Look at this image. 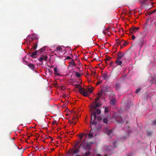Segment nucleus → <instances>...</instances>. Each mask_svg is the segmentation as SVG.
Returning <instances> with one entry per match:
<instances>
[{"instance_id":"aec40b11","label":"nucleus","mask_w":156,"mask_h":156,"mask_svg":"<svg viewBox=\"0 0 156 156\" xmlns=\"http://www.w3.org/2000/svg\"><path fill=\"white\" fill-rule=\"evenodd\" d=\"M123 43L122 44V45H121V48H122L123 46H125L127 45L128 44V42L126 41L123 40Z\"/></svg>"},{"instance_id":"1a4fd4ad","label":"nucleus","mask_w":156,"mask_h":156,"mask_svg":"<svg viewBox=\"0 0 156 156\" xmlns=\"http://www.w3.org/2000/svg\"><path fill=\"white\" fill-rule=\"evenodd\" d=\"M48 59V56L46 55H42L41 56V57H40L39 59V61L41 62H42L43 60H44L45 61H47Z\"/></svg>"},{"instance_id":"09e8293b","label":"nucleus","mask_w":156,"mask_h":156,"mask_svg":"<svg viewBox=\"0 0 156 156\" xmlns=\"http://www.w3.org/2000/svg\"><path fill=\"white\" fill-rule=\"evenodd\" d=\"M71 112L72 115H73V114H75V112H74L73 111H72V112Z\"/></svg>"},{"instance_id":"b1692460","label":"nucleus","mask_w":156,"mask_h":156,"mask_svg":"<svg viewBox=\"0 0 156 156\" xmlns=\"http://www.w3.org/2000/svg\"><path fill=\"white\" fill-rule=\"evenodd\" d=\"M68 155H74V154H73V149H71L70 150H69L68 152Z\"/></svg>"},{"instance_id":"9d476101","label":"nucleus","mask_w":156,"mask_h":156,"mask_svg":"<svg viewBox=\"0 0 156 156\" xmlns=\"http://www.w3.org/2000/svg\"><path fill=\"white\" fill-rule=\"evenodd\" d=\"M115 63L116 64V65L115 67L119 66H120L121 67L122 66V60H119L116 59L115 61ZM114 67H115V66H114Z\"/></svg>"},{"instance_id":"0eeeda50","label":"nucleus","mask_w":156,"mask_h":156,"mask_svg":"<svg viewBox=\"0 0 156 156\" xmlns=\"http://www.w3.org/2000/svg\"><path fill=\"white\" fill-rule=\"evenodd\" d=\"M139 29V27H133L130 28L129 31L130 34H133L137 32Z\"/></svg>"},{"instance_id":"6e6552de","label":"nucleus","mask_w":156,"mask_h":156,"mask_svg":"<svg viewBox=\"0 0 156 156\" xmlns=\"http://www.w3.org/2000/svg\"><path fill=\"white\" fill-rule=\"evenodd\" d=\"M125 54L123 53L119 52L117 59L122 61V58L125 56Z\"/></svg>"},{"instance_id":"ddd939ff","label":"nucleus","mask_w":156,"mask_h":156,"mask_svg":"<svg viewBox=\"0 0 156 156\" xmlns=\"http://www.w3.org/2000/svg\"><path fill=\"white\" fill-rule=\"evenodd\" d=\"M105 133L108 135L110 137H112L113 135L112 130H106Z\"/></svg>"},{"instance_id":"49530a36","label":"nucleus","mask_w":156,"mask_h":156,"mask_svg":"<svg viewBox=\"0 0 156 156\" xmlns=\"http://www.w3.org/2000/svg\"><path fill=\"white\" fill-rule=\"evenodd\" d=\"M152 134V132H150V133L148 132L147 135L148 136H150Z\"/></svg>"},{"instance_id":"39448f33","label":"nucleus","mask_w":156,"mask_h":156,"mask_svg":"<svg viewBox=\"0 0 156 156\" xmlns=\"http://www.w3.org/2000/svg\"><path fill=\"white\" fill-rule=\"evenodd\" d=\"M101 104L100 102H94L91 106L90 108H98V107H101Z\"/></svg>"},{"instance_id":"7ed1b4c3","label":"nucleus","mask_w":156,"mask_h":156,"mask_svg":"<svg viewBox=\"0 0 156 156\" xmlns=\"http://www.w3.org/2000/svg\"><path fill=\"white\" fill-rule=\"evenodd\" d=\"M85 139L82 142L79 148L81 147H83V149L89 151L90 149V147L88 144L85 142Z\"/></svg>"},{"instance_id":"37998d69","label":"nucleus","mask_w":156,"mask_h":156,"mask_svg":"<svg viewBox=\"0 0 156 156\" xmlns=\"http://www.w3.org/2000/svg\"><path fill=\"white\" fill-rule=\"evenodd\" d=\"M90 152H86L85 153V155L86 156H87L88 155H90Z\"/></svg>"},{"instance_id":"4c0bfd02","label":"nucleus","mask_w":156,"mask_h":156,"mask_svg":"<svg viewBox=\"0 0 156 156\" xmlns=\"http://www.w3.org/2000/svg\"><path fill=\"white\" fill-rule=\"evenodd\" d=\"M152 122L153 125H156V119L153 121Z\"/></svg>"},{"instance_id":"e2e57ef3","label":"nucleus","mask_w":156,"mask_h":156,"mask_svg":"<svg viewBox=\"0 0 156 156\" xmlns=\"http://www.w3.org/2000/svg\"><path fill=\"white\" fill-rule=\"evenodd\" d=\"M91 156H93L92 155Z\"/></svg>"},{"instance_id":"bb28decb","label":"nucleus","mask_w":156,"mask_h":156,"mask_svg":"<svg viewBox=\"0 0 156 156\" xmlns=\"http://www.w3.org/2000/svg\"><path fill=\"white\" fill-rule=\"evenodd\" d=\"M75 75L77 77H80V76L81 74L78 72H76L75 73Z\"/></svg>"},{"instance_id":"7c9ffc66","label":"nucleus","mask_w":156,"mask_h":156,"mask_svg":"<svg viewBox=\"0 0 156 156\" xmlns=\"http://www.w3.org/2000/svg\"><path fill=\"white\" fill-rule=\"evenodd\" d=\"M109 111V108L108 107H105V113L108 112Z\"/></svg>"},{"instance_id":"e433bc0d","label":"nucleus","mask_w":156,"mask_h":156,"mask_svg":"<svg viewBox=\"0 0 156 156\" xmlns=\"http://www.w3.org/2000/svg\"><path fill=\"white\" fill-rule=\"evenodd\" d=\"M100 99V97H97L95 99V101L94 102H98V101Z\"/></svg>"},{"instance_id":"4468645a","label":"nucleus","mask_w":156,"mask_h":156,"mask_svg":"<svg viewBox=\"0 0 156 156\" xmlns=\"http://www.w3.org/2000/svg\"><path fill=\"white\" fill-rule=\"evenodd\" d=\"M138 44L140 47H142L144 44V40L143 39H140L138 41Z\"/></svg>"},{"instance_id":"a211bd4d","label":"nucleus","mask_w":156,"mask_h":156,"mask_svg":"<svg viewBox=\"0 0 156 156\" xmlns=\"http://www.w3.org/2000/svg\"><path fill=\"white\" fill-rule=\"evenodd\" d=\"M123 42L122 40H119V39H117L116 40V43H117L118 45H122L121 43Z\"/></svg>"},{"instance_id":"ea45409f","label":"nucleus","mask_w":156,"mask_h":156,"mask_svg":"<svg viewBox=\"0 0 156 156\" xmlns=\"http://www.w3.org/2000/svg\"><path fill=\"white\" fill-rule=\"evenodd\" d=\"M111 58L109 57H107L106 58V59L105 60V61L107 63V61L109 60Z\"/></svg>"},{"instance_id":"2f4dec72","label":"nucleus","mask_w":156,"mask_h":156,"mask_svg":"<svg viewBox=\"0 0 156 156\" xmlns=\"http://www.w3.org/2000/svg\"><path fill=\"white\" fill-rule=\"evenodd\" d=\"M103 121L104 123L107 124L108 122V120L107 118H104L103 120Z\"/></svg>"},{"instance_id":"cd10ccee","label":"nucleus","mask_w":156,"mask_h":156,"mask_svg":"<svg viewBox=\"0 0 156 156\" xmlns=\"http://www.w3.org/2000/svg\"><path fill=\"white\" fill-rule=\"evenodd\" d=\"M120 87V85L118 83H116L115 84V87L116 88L117 90H119V89Z\"/></svg>"},{"instance_id":"a878e982","label":"nucleus","mask_w":156,"mask_h":156,"mask_svg":"<svg viewBox=\"0 0 156 156\" xmlns=\"http://www.w3.org/2000/svg\"><path fill=\"white\" fill-rule=\"evenodd\" d=\"M117 141L116 140H115L113 141L112 143V144L114 146V147L115 148L117 146Z\"/></svg>"},{"instance_id":"052dcab7","label":"nucleus","mask_w":156,"mask_h":156,"mask_svg":"<svg viewBox=\"0 0 156 156\" xmlns=\"http://www.w3.org/2000/svg\"><path fill=\"white\" fill-rule=\"evenodd\" d=\"M127 156H130V155H128Z\"/></svg>"},{"instance_id":"680f3d73","label":"nucleus","mask_w":156,"mask_h":156,"mask_svg":"<svg viewBox=\"0 0 156 156\" xmlns=\"http://www.w3.org/2000/svg\"><path fill=\"white\" fill-rule=\"evenodd\" d=\"M156 11V10L154 11Z\"/></svg>"},{"instance_id":"5701e85b","label":"nucleus","mask_w":156,"mask_h":156,"mask_svg":"<svg viewBox=\"0 0 156 156\" xmlns=\"http://www.w3.org/2000/svg\"><path fill=\"white\" fill-rule=\"evenodd\" d=\"M84 133H82L79 135V136L80 138V140H79L80 142L81 141V140H82L83 136H84Z\"/></svg>"},{"instance_id":"412c9836","label":"nucleus","mask_w":156,"mask_h":156,"mask_svg":"<svg viewBox=\"0 0 156 156\" xmlns=\"http://www.w3.org/2000/svg\"><path fill=\"white\" fill-rule=\"evenodd\" d=\"M54 73L55 75H60L58 73L57 67L54 68Z\"/></svg>"},{"instance_id":"c03bdc74","label":"nucleus","mask_w":156,"mask_h":156,"mask_svg":"<svg viewBox=\"0 0 156 156\" xmlns=\"http://www.w3.org/2000/svg\"><path fill=\"white\" fill-rule=\"evenodd\" d=\"M101 82H102V81L101 80L99 81H98L97 82V83L96 85H98V84H100Z\"/></svg>"},{"instance_id":"20e7f679","label":"nucleus","mask_w":156,"mask_h":156,"mask_svg":"<svg viewBox=\"0 0 156 156\" xmlns=\"http://www.w3.org/2000/svg\"><path fill=\"white\" fill-rule=\"evenodd\" d=\"M102 91L104 93L110 91L111 90L110 87L107 85H105L102 88Z\"/></svg>"},{"instance_id":"f704fd0d","label":"nucleus","mask_w":156,"mask_h":156,"mask_svg":"<svg viewBox=\"0 0 156 156\" xmlns=\"http://www.w3.org/2000/svg\"><path fill=\"white\" fill-rule=\"evenodd\" d=\"M104 93V92H102V90H101V91L100 92H99L98 94V97H101L102 95V94Z\"/></svg>"},{"instance_id":"c85d7f7f","label":"nucleus","mask_w":156,"mask_h":156,"mask_svg":"<svg viewBox=\"0 0 156 156\" xmlns=\"http://www.w3.org/2000/svg\"><path fill=\"white\" fill-rule=\"evenodd\" d=\"M115 99H113L111 100V104L114 105L115 104Z\"/></svg>"},{"instance_id":"f03ea898","label":"nucleus","mask_w":156,"mask_h":156,"mask_svg":"<svg viewBox=\"0 0 156 156\" xmlns=\"http://www.w3.org/2000/svg\"><path fill=\"white\" fill-rule=\"evenodd\" d=\"M91 109L92 110V114L91 116V121L93 119V115L94 119H96V115L99 114L101 113V110L98 108H91Z\"/></svg>"},{"instance_id":"4be33fe9","label":"nucleus","mask_w":156,"mask_h":156,"mask_svg":"<svg viewBox=\"0 0 156 156\" xmlns=\"http://www.w3.org/2000/svg\"><path fill=\"white\" fill-rule=\"evenodd\" d=\"M45 49V47H43L41 48V49H39V50L37 51L38 53H41Z\"/></svg>"},{"instance_id":"13d9d810","label":"nucleus","mask_w":156,"mask_h":156,"mask_svg":"<svg viewBox=\"0 0 156 156\" xmlns=\"http://www.w3.org/2000/svg\"><path fill=\"white\" fill-rule=\"evenodd\" d=\"M87 136V134H86V135H85V137H86Z\"/></svg>"},{"instance_id":"bf43d9fd","label":"nucleus","mask_w":156,"mask_h":156,"mask_svg":"<svg viewBox=\"0 0 156 156\" xmlns=\"http://www.w3.org/2000/svg\"><path fill=\"white\" fill-rule=\"evenodd\" d=\"M53 66H51V68H53Z\"/></svg>"},{"instance_id":"6ab92c4d","label":"nucleus","mask_w":156,"mask_h":156,"mask_svg":"<svg viewBox=\"0 0 156 156\" xmlns=\"http://www.w3.org/2000/svg\"><path fill=\"white\" fill-rule=\"evenodd\" d=\"M90 127L91 128V129L90 132V133L88 135V136L89 137V139L93 137V136L92 134L91 133H90L91 132V131L92 129V126L90 125Z\"/></svg>"},{"instance_id":"8fccbe9b","label":"nucleus","mask_w":156,"mask_h":156,"mask_svg":"<svg viewBox=\"0 0 156 156\" xmlns=\"http://www.w3.org/2000/svg\"><path fill=\"white\" fill-rule=\"evenodd\" d=\"M25 62L26 63V64H25V65H27L28 64H29L27 62H26V61H25Z\"/></svg>"},{"instance_id":"dca6fc26","label":"nucleus","mask_w":156,"mask_h":156,"mask_svg":"<svg viewBox=\"0 0 156 156\" xmlns=\"http://www.w3.org/2000/svg\"><path fill=\"white\" fill-rule=\"evenodd\" d=\"M27 66H28L31 69H32L33 70H34L35 68V66H34V65L32 64V63H29V64H28L27 65Z\"/></svg>"},{"instance_id":"473e14b6","label":"nucleus","mask_w":156,"mask_h":156,"mask_svg":"<svg viewBox=\"0 0 156 156\" xmlns=\"http://www.w3.org/2000/svg\"><path fill=\"white\" fill-rule=\"evenodd\" d=\"M76 118V115L75 116V117H73V118H72L73 121H72V122L73 123L74 122H76V121H75V120L76 119H77Z\"/></svg>"},{"instance_id":"393cba45","label":"nucleus","mask_w":156,"mask_h":156,"mask_svg":"<svg viewBox=\"0 0 156 156\" xmlns=\"http://www.w3.org/2000/svg\"><path fill=\"white\" fill-rule=\"evenodd\" d=\"M103 77L105 80H107L108 79V76L106 74H104L103 76Z\"/></svg>"},{"instance_id":"864d4df0","label":"nucleus","mask_w":156,"mask_h":156,"mask_svg":"<svg viewBox=\"0 0 156 156\" xmlns=\"http://www.w3.org/2000/svg\"><path fill=\"white\" fill-rule=\"evenodd\" d=\"M103 34H105V32L104 31H103Z\"/></svg>"},{"instance_id":"423d86ee","label":"nucleus","mask_w":156,"mask_h":156,"mask_svg":"<svg viewBox=\"0 0 156 156\" xmlns=\"http://www.w3.org/2000/svg\"><path fill=\"white\" fill-rule=\"evenodd\" d=\"M96 120L97 121L101 120H102V118L100 116H98L97 117L96 116V119H94V120L92 121H92H91V122L92 125H95L97 124V122L95 121Z\"/></svg>"},{"instance_id":"f257e3e1","label":"nucleus","mask_w":156,"mask_h":156,"mask_svg":"<svg viewBox=\"0 0 156 156\" xmlns=\"http://www.w3.org/2000/svg\"><path fill=\"white\" fill-rule=\"evenodd\" d=\"M94 90L93 87L91 88H87L86 89H85L82 87L80 88L79 90L80 93L82 94L85 97L88 96L92 93Z\"/></svg>"},{"instance_id":"de8ad7c7","label":"nucleus","mask_w":156,"mask_h":156,"mask_svg":"<svg viewBox=\"0 0 156 156\" xmlns=\"http://www.w3.org/2000/svg\"><path fill=\"white\" fill-rule=\"evenodd\" d=\"M66 58L67 59H71V58L70 56H68L66 57Z\"/></svg>"},{"instance_id":"603ef678","label":"nucleus","mask_w":156,"mask_h":156,"mask_svg":"<svg viewBox=\"0 0 156 156\" xmlns=\"http://www.w3.org/2000/svg\"><path fill=\"white\" fill-rule=\"evenodd\" d=\"M95 73V72H94L93 73H92L91 75H93V74H94Z\"/></svg>"},{"instance_id":"f8f14e48","label":"nucleus","mask_w":156,"mask_h":156,"mask_svg":"<svg viewBox=\"0 0 156 156\" xmlns=\"http://www.w3.org/2000/svg\"><path fill=\"white\" fill-rule=\"evenodd\" d=\"M37 51H35L31 54V57L33 58H37Z\"/></svg>"},{"instance_id":"79ce46f5","label":"nucleus","mask_w":156,"mask_h":156,"mask_svg":"<svg viewBox=\"0 0 156 156\" xmlns=\"http://www.w3.org/2000/svg\"><path fill=\"white\" fill-rule=\"evenodd\" d=\"M80 142V141L79 142H77L75 144V147H77V145L79 144Z\"/></svg>"},{"instance_id":"72a5a7b5","label":"nucleus","mask_w":156,"mask_h":156,"mask_svg":"<svg viewBox=\"0 0 156 156\" xmlns=\"http://www.w3.org/2000/svg\"><path fill=\"white\" fill-rule=\"evenodd\" d=\"M75 87L76 88H79L80 89V88L82 87L80 86L79 84H76L75 85Z\"/></svg>"},{"instance_id":"f3484780","label":"nucleus","mask_w":156,"mask_h":156,"mask_svg":"<svg viewBox=\"0 0 156 156\" xmlns=\"http://www.w3.org/2000/svg\"><path fill=\"white\" fill-rule=\"evenodd\" d=\"M69 66L72 68H74L75 67L76 64L73 60L69 62Z\"/></svg>"},{"instance_id":"c756f323","label":"nucleus","mask_w":156,"mask_h":156,"mask_svg":"<svg viewBox=\"0 0 156 156\" xmlns=\"http://www.w3.org/2000/svg\"><path fill=\"white\" fill-rule=\"evenodd\" d=\"M73 154H76L79 152V149H77L75 150H73Z\"/></svg>"},{"instance_id":"58836bf2","label":"nucleus","mask_w":156,"mask_h":156,"mask_svg":"<svg viewBox=\"0 0 156 156\" xmlns=\"http://www.w3.org/2000/svg\"><path fill=\"white\" fill-rule=\"evenodd\" d=\"M56 49L57 50H59V51H60L61 50H62V48L60 46L57 47Z\"/></svg>"},{"instance_id":"5fc2aeb1","label":"nucleus","mask_w":156,"mask_h":156,"mask_svg":"<svg viewBox=\"0 0 156 156\" xmlns=\"http://www.w3.org/2000/svg\"><path fill=\"white\" fill-rule=\"evenodd\" d=\"M87 75H89V74L88 73H87Z\"/></svg>"},{"instance_id":"c9c22d12","label":"nucleus","mask_w":156,"mask_h":156,"mask_svg":"<svg viewBox=\"0 0 156 156\" xmlns=\"http://www.w3.org/2000/svg\"><path fill=\"white\" fill-rule=\"evenodd\" d=\"M37 43H36V45H34V47H32V48H33L34 50L36 49L37 48Z\"/></svg>"},{"instance_id":"a19ab883","label":"nucleus","mask_w":156,"mask_h":156,"mask_svg":"<svg viewBox=\"0 0 156 156\" xmlns=\"http://www.w3.org/2000/svg\"><path fill=\"white\" fill-rule=\"evenodd\" d=\"M141 90V89L140 88L137 89L136 91V93H139Z\"/></svg>"},{"instance_id":"3c124183","label":"nucleus","mask_w":156,"mask_h":156,"mask_svg":"<svg viewBox=\"0 0 156 156\" xmlns=\"http://www.w3.org/2000/svg\"><path fill=\"white\" fill-rule=\"evenodd\" d=\"M97 156H101L100 154H97Z\"/></svg>"},{"instance_id":"6e6d98bb","label":"nucleus","mask_w":156,"mask_h":156,"mask_svg":"<svg viewBox=\"0 0 156 156\" xmlns=\"http://www.w3.org/2000/svg\"><path fill=\"white\" fill-rule=\"evenodd\" d=\"M55 123H56V122H53V124H55Z\"/></svg>"},{"instance_id":"a18cd8bd","label":"nucleus","mask_w":156,"mask_h":156,"mask_svg":"<svg viewBox=\"0 0 156 156\" xmlns=\"http://www.w3.org/2000/svg\"><path fill=\"white\" fill-rule=\"evenodd\" d=\"M135 39V37L134 35H132V39L133 40H134Z\"/></svg>"},{"instance_id":"4d7b16f0","label":"nucleus","mask_w":156,"mask_h":156,"mask_svg":"<svg viewBox=\"0 0 156 156\" xmlns=\"http://www.w3.org/2000/svg\"><path fill=\"white\" fill-rule=\"evenodd\" d=\"M84 59H85V60H87V59H86V58Z\"/></svg>"},{"instance_id":"9b49d317","label":"nucleus","mask_w":156,"mask_h":156,"mask_svg":"<svg viewBox=\"0 0 156 156\" xmlns=\"http://www.w3.org/2000/svg\"><path fill=\"white\" fill-rule=\"evenodd\" d=\"M115 120L118 122L120 123H122L124 122L122 120L121 117H116L115 118Z\"/></svg>"},{"instance_id":"2eb2a0df","label":"nucleus","mask_w":156,"mask_h":156,"mask_svg":"<svg viewBox=\"0 0 156 156\" xmlns=\"http://www.w3.org/2000/svg\"><path fill=\"white\" fill-rule=\"evenodd\" d=\"M115 147H112L111 146H107L106 147V149L107 151H113L114 150Z\"/></svg>"}]
</instances>
